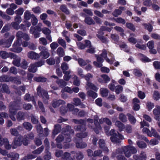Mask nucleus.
I'll use <instances>...</instances> for the list:
<instances>
[{
    "mask_svg": "<svg viewBox=\"0 0 160 160\" xmlns=\"http://www.w3.org/2000/svg\"><path fill=\"white\" fill-rule=\"evenodd\" d=\"M153 65L155 69H160V62L156 61L153 62Z\"/></svg>",
    "mask_w": 160,
    "mask_h": 160,
    "instance_id": "nucleus-64",
    "label": "nucleus"
},
{
    "mask_svg": "<svg viewBox=\"0 0 160 160\" xmlns=\"http://www.w3.org/2000/svg\"><path fill=\"white\" fill-rule=\"evenodd\" d=\"M72 122H74L76 124H84L85 122V120L80 119H73L72 120Z\"/></svg>",
    "mask_w": 160,
    "mask_h": 160,
    "instance_id": "nucleus-59",
    "label": "nucleus"
},
{
    "mask_svg": "<svg viewBox=\"0 0 160 160\" xmlns=\"http://www.w3.org/2000/svg\"><path fill=\"white\" fill-rule=\"evenodd\" d=\"M73 141L75 143L76 147L78 148H83L87 146V144L83 142L81 139H78L77 137L73 138Z\"/></svg>",
    "mask_w": 160,
    "mask_h": 160,
    "instance_id": "nucleus-5",
    "label": "nucleus"
},
{
    "mask_svg": "<svg viewBox=\"0 0 160 160\" xmlns=\"http://www.w3.org/2000/svg\"><path fill=\"white\" fill-rule=\"evenodd\" d=\"M64 75L63 76V79L65 81H68L71 78V75H69L71 73V71L68 70L67 71V72L63 73Z\"/></svg>",
    "mask_w": 160,
    "mask_h": 160,
    "instance_id": "nucleus-44",
    "label": "nucleus"
},
{
    "mask_svg": "<svg viewBox=\"0 0 160 160\" xmlns=\"http://www.w3.org/2000/svg\"><path fill=\"white\" fill-rule=\"evenodd\" d=\"M110 129L109 127H105L104 128V130L106 135L108 136H111L110 139L112 142L115 143H119V139L120 138V135L118 132L117 134L116 131L113 129H112L109 132V130Z\"/></svg>",
    "mask_w": 160,
    "mask_h": 160,
    "instance_id": "nucleus-2",
    "label": "nucleus"
},
{
    "mask_svg": "<svg viewBox=\"0 0 160 160\" xmlns=\"http://www.w3.org/2000/svg\"><path fill=\"white\" fill-rule=\"evenodd\" d=\"M126 26L127 28H128L133 32H135L136 30L135 28L134 25L132 23L127 22L126 23Z\"/></svg>",
    "mask_w": 160,
    "mask_h": 160,
    "instance_id": "nucleus-46",
    "label": "nucleus"
},
{
    "mask_svg": "<svg viewBox=\"0 0 160 160\" xmlns=\"http://www.w3.org/2000/svg\"><path fill=\"white\" fill-rule=\"evenodd\" d=\"M107 52L105 49H103L102 51V53L100 56L95 55V56L97 58L98 62L94 61L93 62L94 65L98 67H101L102 66V63L103 62L104 60L102 58L101 56L104 58L109 63L112 64V61L107 57Z\"/></svg>",
    "mask_w": 160,
    "mask_h": 160,
    "instance_id": "nucleus-1",
    "label": "nucleus"
},
{
    "mask_svg": "<svg viewBox=\"0 0 160 160\" xmlns=\"http://www.w3.org/2000/svg\"><path fill=\"white\" fill-rule=\"evenodd\" d=\"M78 61L79 64L81 67L85 66L87 64L91 62V61L89 60H84L81 58H78Z\"/></svg>",
    "mask_w": 160,
    "mask_h": 160,
    "instance_id": "nucleus-21",
    "label": "nucleus"
},
{
    "mask_svg": "<svg viewBox=\"0 0 160 160\" xmlns=\"http://www.w3.org/2000/svg\"><path fill=\"white\" fill-rule=\"evenodd\" d=\"M14 38L15 37L14 35H12L9 37L8 39L7 40L8 42V44L6 46L7 48H9L11 46L12 42Z\"/></svg>",
    "mask_w": 160,
    "mask_h": 160,
    "instance_id": "nucleus-48",
    "label": "nucleus"
},
{
    "mask_svg": "<svg viewBox=\"0 0 160 160\" xmlns=\"http://www.w3.org/2000/svg\"><path fill=\"white\" fill-rule=\"evenodd\" d=\"M74 129L76 131H84L86 130V123L85 122L81 125H76L74 127Z\"/></svg>",
    "mask_w": 160,
    "mask_h": 160,
    "instance_id": "nucleus-16",
    "label": "nucleus"
},
{
    "mask_svg": "<svg viewBox=\"0 0 160 160\" xmlns=\"http://www.w3.org/2000/svg\"><path fill=\"white\" fill-rule=\"evenodd\" d=\"M133 158L135 160H146L147 156L145 152L142 151L139 155L134 154Z\"/></svg>",
    "mask_w": 160,
    "mask_h": 160,
    "instance_id": "nucleus-11",
    "label": "nucleus"
},
{
    "mask_svg": "<svg viewBox=\"0 0 160 160\" xmlns=\"http://www.w3.org/2000/svg\"><path fill=\"white\" fill-rule=\"evenodd\" d=\"M111 30L110 28L105 26H102L101 27L100 30L99 31L98 33L99 34L103 35L104 34L103 31H107L110 32Z\"/></svg>",
    "mask_w": 160,
    "mask_h": 160,
    "instance_id": "nucleus-49",
    "label": "nucleus"
},
{
    "mask_svg": "<svg viewBox=\"0 0 160 160\" xmlns=\"http://www.w3.org/2000/svg\"><path fill=\"white\" fill-rule=\"evenodd\" d=\"M142 132L143 133L147 134L149 137H152V134L151 133V131L147 128H143L142 130Z\"/></svg>",
    "mask_w": 160,
    "mask_h": 160,
    "instance_id": "nucleus-63",
    "label": "nucleus"
},
{
    "mask_svg": "<svg viewBox=\"0 0 160 160\" xmlns=\"http://www.w3.org/2000/svg\"><path fill=\"white\" fill-rule=\"evenodd\" d=\"M87 94L90 97L93 98H95L97 97V94L95 92L90 90L87 92Z\"/></svg>",
    "mask_w": 160,
    "mask_h": 160,
    "instance_id": "nucleus-61",
    "label": "nucleus"
},
{
    "mask_svg": "<svg viewBox=\"0 0 160 160\" xmlns=\"http://www.w3.org/2000/svg\"><path fill=\"white\" fill-rule=\"evenodd\" d=\"M62 127L59 124H55L54 126V128L52 132V137L54 138L55 136L61 131Z\"/></svg>",
    "mask_w": 160,
    "mask_h": 160,
    "instance_id": "nucleus-13",
    "label": "nucleus"
},
{
    "mask_svg": "<svg viewBox=\"0 0 160 160\" xmlns=\"http://www.w3.org/2000/svg\"><path fill=\"white\" fill-rule=\"evenodd\" d=\"M140 56L141 57V58H140V60L143 62H149L151 61V60L148 57H147L146 56L144 55L143 54L140 53Z\"/></svg>",
    "mask_w": 160,
    "mask_h": 160,
    "instance_id": "nucleus-38",
    "label": "nucleus"
},
{
    "mask_svg": "<svg viewBox=\"0 0 160 160\" xmlns=\"http://www.w3.org/2000/svg\"><path fill=\"white\" fill-rule=\"evenodd\" d=\"M156 108H154L153 110V113L154 115H160V106L157 105L156 107Z\"/></svg>",
    "mask_w": 160,
    "mask_h": 160,
    "instance_id": "nucleus-54",
    "label": "nucleus"
},
{
    "mask_svg": "<svg viewBox=\"0 0 160 160\" xmlns=\"http://www.w3.org/2000/svg\"><path fill=\"white\" fill-rule=\"evenodd\" d=\"M10 77L8 76L7 75H3L0 77V82H10Z\"/></svg>",
    "mask_w": 160,
    "mask_h": 160,
    "instance_id": "nucleus-29",
    "label": "nucleus"
},
{
    "mask_svg": "<svg viewBox=\"0 0 160 160\" xmlns=\"http://www.w3.org/2000/svg\"><path fill=\"white\" fill-rule=\"evenodd\" d=\"M76 158L77 160H82L84 158V155L83 153L81 152L78 151L76 152Z\"/></svg>",
    "mask_w": 160,
    "mask_h": 160,
    "instance_id": "nucleus-45",
    "label": "nucleus"
},
{
    "mask_svg": "<svg viewBox=\"0 0 160 160\" xmlns=\"http://www.w3.org/2000/svg\"><path fill=\"white\" fill-rule=\"evenodd\" d=\"M121 49L127 52H129L130 50L127 45L125 43L121 45Z\"/></svg>",
    "mask_w": 160,
    "mask_h": 160,
    "instance_id": "nucleus-51",
    "label": "nucleus"
},
{
    "mask_svg": "<svg viewBox=\"0 0 160 160\" xmlns=\"http://www.w3.org/2000/svg\"><path fill=\"white\" fill-rule=\"evenodd\" d=\"M58 43L60 45L62 46L64 48H66V42L63 39H62L61 38H59L58 40Z\"/></svg>",
    "mask_w": 160,
    "mask_h": 160,
    "instance_id": "nucleus-56",
    "label": "nucleus"
},
{
    "mask_svg": "<svg viewBox=\"0 0 160 160\" xmlns=\"http://www.w3.org/2000/svg\"><path fill=\"white\" fill-rule=\"evenodd\" d=\"M142 25L144 26L145 29L147 30L149 32H151L152 31L153 28L151 24L143 23Z\"/></svg>",
    "mask_w": 160,
    "mask_h": 160,
    "instance_id": "nucleus-37",
    "label": "nucleus"
},
{
    "mask_svg": "<svg viewBox=\"0 0 160 160\" xmlns=\"http://www.w3.org/2000/svg\"><path fill=\"white\" fill-rule=\"evenodd\" d=\"M87 122L88 123V128L92 129L94 130V128H97L95 126V127H93V120L92 119L88 118L87 119L86 121H85V122Z\"/></svg>",
    "mask_w": 160,
    "mask_h": 160,
    "instance_id": "nucleus-33",
    "label": "nucleus"
},
{
    "mask_svg": "<svg viewBox=\"0 0 160 160\" xmlns=\"http://www.w3.org/2000/svg\"><path fill=\"white\" fill-rule=\"evenodd\" d=\"M24 99L25 101H27L28 102L32 101L33 104L35 105L36 104L34 96H31L29 94L27 93L25 95Z\"/></svg>",
    "mask_w": 160,
    "mask_h": 160,
    "instance_id": "nucleus-20",
    "label": "nucleus"
},
{
    "mask_svg": "<svg viewBox=\"0 0 160 160\" xmlns=\"http://www.w3.org/2000/svg\"><path fill=\"white\" fill-rule=\"evenodd\" d=\"M60 9L67 14L68 15L70 13L69 10L67 9L66 5H65L62 4L61 5L60 7Z\"/></svg>",
    "mask_w": 160,
    "mask_h": 160,
    "instance_id": "nucleus-42",
    "label": "nucleus"
},
{
    "mask_svg": "<svg viewBox=\"0 0 160 160\" xmlns=\"http://www.w3.org/2000/svg\"><path fill=\"white\" fill-rule=\"evenodd\" d=\"M65 103L66 102L64 100L55 99H54L52 102V106L54 108L58 107L60 105L65 104Z\"/></svg>",
    "mask_w": 160,
    "mask_h": 160,
    "instance_id": "nucleus-9",
    "label": "nucleus"
},
{
    "mask_svg": "<svg viewBox=\"0 0 160 160\" xmlns=\"http://www.w3.org/2000/svg\"><path fill=\"white\" fill-rule=\"evenodd\" d=\"M146 106L148 111H150L154 108V103L150 102H148L146 104Z\"/></svg>",
    "mask_w": 160,
    "mask_h": 160,
    "instance_id": "nucleus-58",
    "label": "nucleus"
},
{
    "mask_svg": "<svg viewBox=\"0 0 160 160\" xmlns=\"http://www.w3.org/2000/svg\"><path fill=\"white\" fill-rule=\"evenodd\" d=\"M26 114L24 112L22 111H19L17 113L16 118L18 121L24 120L25 118Z\"/></svg>",
    "mask_w": 160,
    "mask_h": 160,
    "instance_id": "nucleus-19",
    "label": "nucleus"
},
{
    "mask_svg": "<svg viewBox=\"0 0 160 160\" xmlns=\"http://www.w3.org/2000/svg\"><path fill=\"white\" fill-rule=\"evenodd\" d=\"M63 133L64 135H66L67 134L74 135V131L72 128L70 126L68 125L64 128Z\"/></svg>",
    "mask_w": 160,
    "mask_h": 160,
    "instance_id": "nucleus-14",
    "label": "nucleus"
},
{
    "mask_svg": "<svg viewBox=\"0 0 160 160\" xmlns=\"http://www.w3.org/2000/svg\"><path fill=\"white\" fill-rule=\"evenodd\" d=\"M94 124L95 126L97 128H94V131L97 134L99 133V131L101 129V127L100 126L99 122H98V117L97 116H95L94 117Z\"/></svg>",
    "mask_w": 160,
    "mask_h": 160,
    "instance_id": "nucleus-12",
    "label": "nucleus"
},
{
    "mask_svg": "<svg viewBox=\"0 0 160 160\" xmlns=\"http://www.w3.org/2000/svg\"><path fill=\"white\" fill-rule=\"evenodd\" d=\"M22 104L21 98L20 97L17 98L14 101L11 102L9 105V112L16 114L17 111L21 109V106Z\"/></svg>",
    "mask_w": 160,
    "mask_h": 160,
    "instance_id": "nucleus-3",
    "label": "nucleus"
},
{
    "mask_svg": "<svg viewBox=\"0 0 160 160\" xmlns=\"http://www.w3.org/2000/svg\"><path fill=\"white\" fill-rule=\"evenodd\" d=\"M136 143L138 147L140 148H145L147 147L146 144L143 141H138Z\"/></svg>",
    "mask_w": 160,
    "mask_h": 160,
    "instance_id": "nucleus-36",
    "label": "nucleus"
},
{
    "mask_svg": "<svg viewBox=\"0 0 160 160\" xmlns=\"http://www.w3.org/2000/svg\"><path fill=\"white\" fill-rule=\"evenodd\" d=\"M112 156L113 158L116 157L117 159L119 160L120 159V149L118 148L116 149V151L112 153Z\"/></svg>",
    "mask_w": 160,
    "mask_h": 160,
    "instance_id": "nucleus-43",
    "label": "nucleus"
},
{
    "mask_svg": "<svg viewBox=\"0 0 160 160\" xmlns=\"http://www.w3.org/2000/svg\"><path fill=\"white\" fill-rule=\"evenodd\" d=\"M127 116L128 117V120L131 124H134L135 123L136 119L130 113H128L127 114Z\"/></svg>",
    "mask_w": 160,
    "mask_h": 160,
    "instance_id": "nucleus-27",
    "label": "nucleus"
},
{
    "mask_svg": "<svg viewBox=\"0 0 160 160\" xmlns=\"http://www.w3.org/2000/svg\"><path fill=\"white\" fill-rule=\"evenodd\" d=\"M73 84L76 86H79L80 84V81L78 77L76 75H74L73 78Z\"/></svg>",
    "mask_w": 160,
    "mask_h": 160,
    "instance_id": "nucleus-47",
    "label": "nucleus"
},
{
    "mask_svg": "<svg viewBox=\"0 0 160 160\" xmlns=\"http://www.w3.org/2000/svg\"><path fill=\"white\" fill-rule=\"evenodd\" d=\"M108 88L109 89L112 91H114L115 90L116 93L119 94L120 92V86L119 85L115 87V85L113 83H111L108 85Z\"/></svg>",
    "mask_w": 160,
    "mask_h": 160,
    "instance_id": "nucleus-18",
    "label": "nucleus"
},
{
    "mask_svg": "<svg viewBox=\"0 0 160 160\" xmlns=\"http://www.w3.org/2000/svg\"><path fill=\"white\" fill-rule=\"evenodd\" d=\"M28 57L32 59H35L40 57L39 55L33 51H30L27 54Z\"/></svg>",
    "mask_w": 160,
    "mask_h": 160,
    "instance_id": "nucleus-17",
    "label": "nucleus"
},
{
    "mask_svg": "<svg viewBox=\"0 0 160 160\" xmlns=\"http://www.w3.org/2000/svg\"><path fill=\"white\" fill-rule=\"evenodd\" d=\"M22 126L25 129L28 131H31L32 128V126L31 123L28 122H23L22 124Z\"/></svg>",
    "mask_w": 160,
    "mask_h": 160,
    "instance_id": "nucleus-25",
    "label": "nucleus"
},
{
    "mask_svg": "<svg viewBox=\"0 0 160 160\" xmlns=\"http://www.w3.org/2000/svg\"><path fill=\"white\" fill-rule=\"evenodd\" d=\"M84 22L87 24L88 25H95V22L90 17H86L84 19Z\"/></svg>",
    "mask_w": 160,
    "mask_h": 160,
    "instance_id": "nucleus-22",
    "label": "nucleus"
},
{
    "mask_svg": "<svg viewBox=\"0 0 160 160\" xmlns=\"http://www.w3.org/2000/svg\"><path fill=\"white\" fill-rule=\"evenodd\" d=\"M153 98L154 100L156 101L158 100L160 98V93H159L158 91H154Z\"/></svg>",
    "mask_w": 160,
    "mask_h": 160,
    "instance_id": "nucleus-52",
    "label": "nucleus"
},
{
    "mask_svg": "<svg viewBox=\"0 0 160 160\" xmlns=\"http://www.w3.org/2000/svg\"><path fill=\"white\" fill-rule=\"evenodd\" d=\"M44 149V146L42 145L37 149L32 151V153L35 155H39L43 151Z\"/></svg>",
    "mask_w": 160,
    "mask_h": 160,
    "instance_id": "nucleus-30",
    "label": "nucleus"
},
{
    "mask_svg": "<svg viewBox=\"0 0 160 160\" xmlns=\"http://www.w3.org/2000/svg\"><path fill=\"white\" fill-rule=\"evenodd\" d=\"M56 83L60 87L62 88L65 86L67 84V82L63 79H58L56 81Z\"/></svg>",
    "mask_w": 160,
    "mask_h": 160,
    "instance_id": "nucleus-23",
    "label": "nucleus"
},
{
    "mask_svg": "<svg viewBox=\"0 0 160 160\" xmlns=\"http://www.w3.org/2000/svg\"><path fill=\"white\" fill-rule=\"evenodd\" d=\"M22 137L19 136L18 138H14L13 142L12 144V146L13 148H16L20 146L22 144Z\"/></svg>",
    "mask_w": 160,
    "mask_h": 160,
    "instance_id": "nucleus-7",
    "label": "nucleus"
},
{
    "mask_svg": "<svg viewBox=\"0 0 160 160\" xmlns=\"http://www.w3.org/2000/svg\"><path fill=\"white\" fill-rule=\"evenodd\" d=\"M100 91L102 97H106L108 96L109 91L107 88H101L100 89Z\"/></svg>",
    "mask_w": 160,
    "mask_h": 160,
    "instance_id": "nucleus-40",
    "label": "nucleus"
},
{
    "mask_svg": "<svg viewBox=\"0 0 160 160\" xmlns=\"http://www.w3.org/2000/svg\"><path fill=\"white\" fill-rule=\"evenodd\" d=\"M24 33L20 31H18L17 32L16 34L17 40L14 42V45H16L17 44L21 45L22 43V38Z\"/></svg>",
    "mask_w": 160,
    "mask_h": 160,
    "instance_id": "nucleus-8",
    "label": "nucleus"
},
{
    "mask_svg": "<svg viewBox=\"0 0 160 160\" xmlns=\"http://www.w3.org/2000/svg\"><path fill=\"white\" fill-rule=\"evenodd\" d=\"M38 49L41 51L39 53L40 55L42 56L44 58H47L49 56L50 53L48 52V49L45 47L39 46Z\"/></svg>",
    "mask_w": 160,
    "mask_h": 160,
    "instance_id": "nucleus-6",
    "label": "nucleus"
},
{
    "mask_svg": "<svg viewBox=\"0 0 160 160\" xmlns=\"http://www.w3.org/2000/svg\"><path fill=\"white\" fill-rule=\"evenodd\" d=\"M34 80L38 82H45L47 81V78L42 77H36L34 78Z\"/></svg>",
    "mask_w": 160,
    "mask_h": 160,
    "instance_id": "nucleus-50",
    "label": "nucleus"
},
{
    "mask_svg": "<svg viewBox=\"0 0 160 160\" xmlns=\"http://www.w3.org/2000/svg\"><path fill=\"white\" fill-rule=\"evenodd\" d=\"M57 53L60 57H62L64 56L65 53L64 49L61 47H59L56 50Z\"/></svg>",
    "mask_w": 160,
    "mask_h": 160,
    "instance_id": "nucleus-35",
    "label": "nucleus"
},
{
    "mask_svg": "<svg viewBox=\"0 0 160 160\" xmlns=\"http://www.w3.org/2000/svg\"><path fill=\"white\" fill-rule=\"evenodd\" d=\"M21 58L18 56L13 60L12 63L16 66L19 67L21 65Z\"/></svg>",
    "mask_w": 160,
    "mask_h": 160,
    "instance_id": "nucleus-24",
    "label": "nucleus"
},
{
    "mask_svg": "<svg viewBox=\"0 0 160 160\" xmlns=\"http://www.w3.org/2000/svg\"><path fill=\"white\" fill-rule=\"evenodd\" d=\"M88 87L96 91L98 89V88L94 84L90 82H88L87 83L86 88L87 89H88Z\"/></svg>",
    "mask_w": 160,
    "mask_h": 160,
    "instance_id": "nucleus-39",
    "label": "nucleus"
},
{
    "mask_svg": "<svg viewBox=\"0 0 160 160\" xmlns=\"http://www.w3.org/2000/svg\"><path fill=\"white\" fill-rule=\"evenodd\" d=\"M127 148L130 151L132 154H135L137 152L136 149L133 146H127Z\"/></svg>",
    "mask_w": 160,
    "mask_h": 160,
    "instance_id": "nucleus-60",
    "label": "nucleus"
},
{
    "mask_svg": "<svg viewBox=\"0 0 160 160\" xmlns=\"http://www.w3.org/2000/svg\"><path fill=\"white\" fill-rule=\"evenodd\" d=\"M10 81L17 84H20L21 83L20 79L17 77H10Z\"/></svg>",
    "mask_w": 160,
    "mask_h": 160,
    "instance_id": "nucleus-32",
    "label": "nucleus"
},
{
    "mask_svg": "<svg viewBox=\"0 0 160 160\" xmlns=\"http://www.w3.org/2000/svg\"><path fill=\"white\" fill-rule=\"evenodd\" d=\"M75 152L73 151L71 152L70 153L65 152L62 156V158L63 160H74V158L72 157L71 154H75Z\"/></svg>",
    "mask_w": 160,
    "mask_h": 160,
    "instance_id": "nucleus-10",
    "label": "nucleus"
},
{
    "mask_svg": "<svg viewBox=\"0 0 160 160\" xmlns=\"http://www.w3.org/2000/svg\"><path fill=\"white\" fill-rule=\"evenodd\" d=\"M37 90L38 94L42 98L44 104H48L49 99V97L48 92L42 89L40 86H38Z\"/></svg>",
    "mask_w": 160,
    "mask_h": 160,
    "instance_id": "nucleus-4",
    "label": "nucleus"
},
{
    "mask_svg": "<svg viewBox=\"0 0 160 160\" xmlns=\"http://www.w3.org/2000/svg\"><path fill=\"white\" fill-rule=\"evenodd\" d=\"M34 137L33 134L32 132H30V133L27 134L24 136V139H33Z\"/></svg>",
    "mask_w": 160,
    "mask_h": 160,
    "instance_id": "nucleus-55",
    "label": "nucleus"
},
{
    "mask_svg": "<svg viewBox=\"0 0 160 160\" xmlns=\"http://www.w3.org/2000/svg\"><path fill=\"white\" fill-rule=\"evenodd\" d=\"M8 52L4 51H0V56L3 59H6L8 58Z\"/></svg>",
    "mask_w": 160,
    "mask_h": 160,
    "instance_id": "nucleus-53",
    "label": "nucleus"
},
{
    "mask_svg": "<svg viewBox=\"0 0 160 160\" xmlns=\"http://www.w3.org/2000/svg\"><path fill=\"white\" fill-rule=\"evenodd\" d=\"M24 10L22 8H20L16 10L15 12L17 15L21 16L22 15Z\"/></svg>",
    "mask_w": 160,
    "mask_h": 160,
    "instance_id": "nucleus-62",
    "label": "nucleus"
},
{
    "mask_svg": "<svg viewBox=\"0 0 160 160\" xmlns=\"http://www.w3.org/2000/svg\"><path fill=\"white\" fill-rule=\"evenodd\" d=\"M35 63L30 64L28 69V71L32 72L34 73L36 72L37 70V67Z\"/></svg>",
    "mask_w": 160,
    "mask_h": 160,
    "instance_id": "nucleus-26",
    "label": "nucleus"
},
{
    "mask_svg": "<svg viewBox=\"0 0 160 160\" xmlns=\"http://www.w3.org/2000/svg\"><path fill=\"white\" fill-rule=\"evenodd\" d=\"M0 92L9 94L10 91L8 85L6 84H0Z\"/></svg>",
    "mask_w": 160,
    "mask_h": 160,
    "instance_id": "nucleus-15",
    "label": "nucleus"
},
{
    "mask_svg": "<svg viewBox=\"0 0 160 160\" xmlns=\"http://www.w3.org/2000/svg\"><path fill=\"white\" fill-rule=\"evenodd\" d=\"M65 139L64 136L62 134H59L56 139V141L57 142H62Z\"/></svg>",
    "mask_w": 160,
    "mask_h": 160,
    "instance_id": "nucleus-57",
    "label": "nucleus"
},
{
    "mask_svg": "<svg viewBox=\"0 0 160 160\" xmlns=\"http://www.w3.org/2000/svg\"><path fill=\"white\" fill-rule=\"evenodd\" d=\"M10 132L11 135L13 136L17 137L19 135V132L15 128H11L10 130Z\"/></svg>",
    "mask_w": 160,
    "mask_h": 160,
    "instance_id": "nucleus-34",
    "label": "nucleus"
},
{
    "mask_svg": "<svg viewBox=\"0 0 160 160\" xmlns=\"http://www.w3.org/2000/svg\"><path fill=\"white\" fill-rule=\"evenodd\" d=\"M61 68L62 69L63 73H66L67 71L66 70L69 68V66L67 63L63 62L61 65Z\"/></svg>",
    "mask_w": 160,
    "mask_h": 160,
    "instance_id": "nucleus-41",
    "label": "nucleus"
},
{
    "mask_svg": "<svg viewBox=\"0 0 160 160\" xmlns=\"http://www.w3.org/2000/svg\"><path fill=\"white\" fill-rule=\"evenodd\" d=\"M33 15V14H31L29 10H26L24 13V18L27 20H29L32 17V15Z\"/></svg>",
    "mask_w": 160,
    "mask_h": 160,
    "instance_id": "nucleus-28",
    "label": "nucleus"
},
{
    "mask_svg": "<svg viewBox=\"0 0 160 160\" xmlns=\"http://www.w3.org/2000/svg\"><path fill=\"white\" fill-rule=\"evenodd\" d=\"M88 135V133L87 132H83L81 133H78L75 135V137H77L78 139H81L86 138Z\"/></svg>",
    "mask_w": 160,
    "mask_h": 160,
    "instance_id": "nucleus-31",
    "label": "nucleus"
}]
</instances>
